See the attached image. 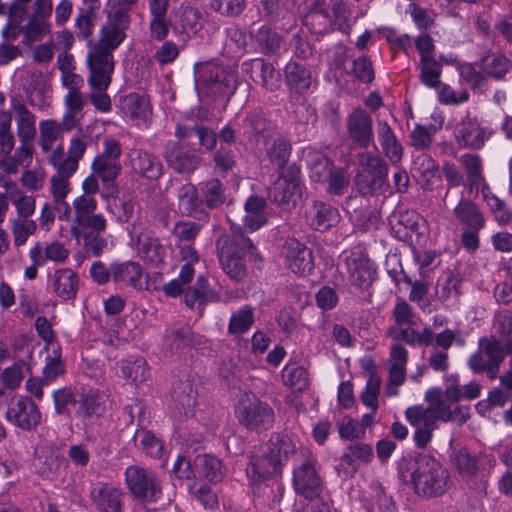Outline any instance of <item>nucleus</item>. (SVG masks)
<instances>
[{
  "mask_svg": "<svg viewBox=\"0 0 512 512\" xmlns=\"http://www.w3.org/2000/svg\"><path fill=\"white\" fill-rule=\"evenodd\" d=\"M51 27L50 21L30 17L28 23L23 26L26 43L40 41L51 32Z\"/></svg>",
  "mask_w": 512,
  "mask_h": 512,
  "instance_id": "obj_64",
  "label": "nucleus"
},
{
  "mask_svg": "<svg viewBox=\"0 0 512 512\" xmlns=\"http://www.w3.org/2000/svg\"><path fill=\"white\" fill-rule=\"evenodd\" d=\"M120 107L123 114L135 121L137 125L146 123L151 115L149 99L137 93L125 96L121 100Z\"/></svg>",
  "mask_w": 512,
  "mask_h": 512,
  "instance_id": "obj_37",
  "label": "nucleus"
},
{
  "mask_svg": "<svg viewBox=\"0 0 512 512\" xmlns=\"http://www.w3.org/2000/svg\"><path fill=\"white\" fill-rule=\"evenodd\" d=\"M15 137L12 132L0 133V170L8 175H15L19 172L20 167H29L32 163L33 158H29L26 161H19L18 159L15 164L11 166L7 163L8 158H15Z\"/></svg>",
  "mask_w": 512,
  "mask_h": 512,
  "instance_id": "obj_39",
  "label": "nucleus"
},
{
  "mask_svg": "<svg viewBox=\"0 0 512 512\" xmlns=\"http://www.w3.org/2000/svg\"><path fill=\"white\" fill-rule=\"evenodd\" d=\"M201 13L190 5L182 4L175 13L172 30L179 41L187 42L202 29Z\"/></svg>",
  "mask_w": 512,
  "mask_h": 512,
  "instance_id": "obj_22",
  "label": "nucleus"
},
{
  "mask_svg": "<svg viewBox=\"0 0 512 512\" xmlns=\"http://www.w3.org/2000/svg\"><path fill=\"white\" fill-rule=\"evenodd\" d=\"M89 496L98 512H124L125 494L112 484L100 481L92 483Z\"/></svg>",
  "mask_w": 512,
  "mask_h": 512,
  "instance_id": "obj_18",
  "label": "nucleus"
},
{
  "mask_svg": "<svg viewBox=\"0 0 512 512\" xmlns=\"http://www.w3.org/2000/svg\"><path fill=\"white\" fill-rule=\"evenodd\" d=\"M163 156L168 166L178 173H192L200 163L201 157L195 152L184 150L178 143L169 141L164 147Z\"/></svg>",
  "mask_w": 512,
  "mask_h": 512,
  "instance_id": "obj_24",
  "label": "nucleus"
},
{
  "mask_svg": "<svg viewBox=\"0 0 512 512\" xmlns=\"http://www.w3.org/2000/svg\"><path fill=\"white\" fill-rule=\"evenodd\" d=\"M494 335L502 347L505 345L506 350L512 353V314L508 311H502L495 315L494 318Z\"/></svg>",
  "mask_w": 512,
  "mask_h": 512,
  "instance_id": "obj_49",
  "label": "nucleus"
},
{
  "mask_svg": "<svg viewBox=\"0 0 512 512\" xmlns=\"http://www.w3.org/2000/svg\"><path fill=\"white\" fill-rule=\"evenodd\" d=\"M129 24L130 18L107 13L106 22L100 30V39L91 46L86 57L89 68L88 84L99 89L110 86L114 71L112 52L125 40V31Z\"/></svg>",
  "mask_w": 512,
  "mask_h": 512,
  "instance_id": "obj_1",
  "label": "nucleus"
},
{
  "mask_svg": "<svg viewBox=\"0 0 512 512\" xmlns=\"http://www.w3.org/2000/svg\"><path fill=\"white\" fill-rule=\"evenodd\" d=\"M346 268L351 285L359 289L369 288L376 278L374 263L361 251H351L346 257Z\"/></svg>",
  "mask_w": 512,
  "mask_h": 512,
  "instance_id": "obj_15",
  "label": "nucleus"
},
{
  "mask_svg": "<svg viewBox=\"0 0 512 512\" xmlns=\"http://www.w3.org/2000/svg\"><path fill=\"white\" fill-rule=\"evenodd\" d=\"M266 202L263 198L251 196L245 203L244 226L251 232L261 228L267 222L264 209Z\"/></svg>",
  "mask_w": 512,
  "mask_h": 512,
  "instance_id": "obj_42",
  "label": "nucleus"
},
{
  "mask_svg": "<svg viewBox=\"0 0 512 512\" xmlns=\"http://www.w3.org/2000/svg\"><path fill=\"white\" fill-rule=\"evenodd\" d=\"M442 67L434 58L420 61V78L422 83L429 88L440 85Z\"/></svg>",
  "mask_w": 512,
  "mask_h": 512,
  "instance_id": "obj_60",
  "label": "nucleus"
},
{
  "mask_svg": "<svg viewBox=\"0 0 512 512\" xmlns=\"http://www.w3.org/2000/svg\"><path fill=\"white\" fill-rule=\"evenodd\" d=\"M31 78L34 86L27 90L29 101L32 105L42 109L48 105L51 98L50 88L42 73H32Z\"/></svg>",
  "mask_w": 512,
  "mask_h": 512,
  "instance_id": "obj_50",
  "label": "nucleus"
},
{
  "mask_svg": "<svg viewBox=\"0 0 512 512\" xmlns=\"http://www.w3.org/2000/svg\"><path fill=\"white\" fill-rule=\"evenodd\" d=\"M39 145L43 152L52 149L54 143L62 137V126L56 120L46 119L39 123Z\"/></svg>",
  "mask_w": 512,
  "mask_h": 512,
  "instance_id": "obj_54",
  "label": "nucleus"
},
{
  "mask_svg": "<svg viewBox=\"0 0 512 512\" xmlns=\"http://www.w3.org/2000/svg\"><path fill=\"white\" fill-rule=\"evenodd\" d=\"M219 259L223 271L234 281H241L246 276L244 256L249 254L254 260L258 258L257 250L250 238L244 237L241 227L233 232L228 243L226 238L218 241Z\"/></svg>",
  "mask_w": 512,
  "mask_h": 512,
  "instance_id": "obj_3",
  "label": "nucleus"
},
{
  "mask_svg": "<svg viewBox=\"0 0 512 512\" xmlns=\"http://www.w3.org/2000/svg\"><path fill=\"white\" fill-rule=\"evenodd\" d=\"M92 170L97 174L103 183H112L121 171L119 161H110L103 158H94Z\"/></svg>",
  "mask_w": 512,
  "mask_h": 512,
  "instance_id": "obj_61",
  "label": "nucleus"
},
{
  "mask_svg": "<svg viewBox=\"0 0 512 512\" xmlns=\"http://www.w3.org/2000/svg\"><path fill=\"white\" fill-rule=\"evenodd\" d=\"M504 359V348L495 337L479 339L478 350L468 359V366L474 373L485 372L490 379H494Z\"/></svg>",
  "mask_w": 512,
  "mask_h": 512,
  "instance_id": "obj_11",
  "label": "nucleus"
},
{
  "mask_svg": "<svg viewBox=\"0 0 512 512\" xmlns=\"http://www.w3.org/2000/svg\"><path fill=\"white\" fill-rule=\"evenodd\" d=\"M453 215L467 229L481 230L485 226V217L478 205L463 197L453 209Z\"/></svg>",
  "mask_w": 512,
  "mask_h": 512,
  "instance_id": "obj_36",
  "label": "nucleus"
},
{
  "mask_svg": "<svg viewBox=\"0 0 512 512\" xmlns=\"http://www.w3.org/2000/svg\"><path fill=\"white\" fill-rule=\"evenodd\" d=\"M412 171L422 185L429 186L432 180L438 176L439 167L430 155L421 153L414 158Z\"/></svg>",
  "mask_w": 512,
  "mask_h": 512,
  "instance_id": "obj_47",
  "label": "nucleus"
},
{
  "mask_svg": "<svg viewBox=\"0 0 512 512\" xmlns=\"http://www.w3.org/2000/svg\"><path fill=\"white\" fill-rule=\"evenodd\" d=\"M287 84L298 93L306 91L311 85V73L303 65L297 62H289L285 66Z\"/></svg>",
  "mask_w": 512,
  "mask_h": 512,
  "instance_id": "obj_46",
  "label": "nucleus"
},
{
  "mask_svg": "<svg viewBox=\"0 0 512 512\" xmlns=\"http://www.w3.org/2000/svg\"><path fill=\"white\" fill-rule=\"evenodd\" d=\"M482 193L495 221L501 226L512 223V209L495 194L491 193L488 188L483 189Z\"/></svg>",
  "mask_w": 512,
  "mask_h": 512,
  "instance_id": "obj_51",
  "label": "nucleus"
},
{
  "mask_svg": "<svg viewBox=\"0 0 512 512\" xmlns=\"http://www.w3.org/2000/svg\"><path fill=\"white\" fill-rule=\"evenodd\" d=\"M401 478L424 498L442 495L450 486L449 471L429 454L411 451L398 464Z\"/></svg>",
  "mask_w": 512,
  "mask_h": 512,
  "instance_id": "obj_2",
  "label": "nucleus"
},
{
  "mask_svg": "<svg viewBox=\"0 0 512 512\" xmlns=\"http://www.w3.org/2000/svg\"><path fill=\"white\" fill-rule=\"evenodd\" d=\"M133 171L149 179H157L162 175V164L153 154L133 149L128 154Z\"/></svg>",
  "mask_w": 512,
  "mask_h": 512,
  "instance_id": "obj_34",
  "label": "nucleus"
},
{
  "mask_svg": "<svg viewBox=\"0 0 512 512\" xmlns=\"http://www.w3.org/2000/svg\"><path fill=\"white\" fill-rule=\"evenodd\" d=\"M70 251L66 245L59 241L36 242L29 249V259L32 263L45 266L48 262L64 263L69 257Z\"/></svg>",
  "mask_w": 512,
  "mask_h": 512,
  "instance_id": "obj_27",
  "label": "nucleus"
},
{
  "mask_svg": "<svg viewBox=\"0 0 512 512\" xmlns=\"http://www.w3.org/2000/svg\"><path fill=\"white\" fill-rule=\"evenodd\" d=\"M173 471L179 478L184 479L195 477L196 473L212 482H218L223 477L221 460L208 453L197 455L193 466L189 459L179 455L174 463Z\"/></svg>",
  "mask_w": 512,
  "mask_h": 512,
  "instance_id": "obj_12",
  "label": "nucleus"
},
{
  "mask_svg": "<svg viewBox=\"0 0 512 512\" xmlns=\"http://www.w3.org/2000/svg\"><path fill=\"white\" fill-rule=\"evenodd\" d=\"M201 200L204 207L215 209L226 201L225 187L218 179H210L199 184Z\"/></svg>",
  "mask_w": 512,
  "mask_h": 512,
  "instance_id": "obj_44",
  "label": "nucleus"
},
{
  "mask_svg": "<svg viewBox=\"0 0 512 512\" xmlns=\"http://www.w3.org/2000/svg\"><path fill=\"white\" fill-rule=\"evenodd\" d=\"M408 350L400 343H395L390 348L388 359L389 376L396 384H403L406 378V365Z\"/></svg>",
  "mask_w": 512,
  "mask_h": 512,
  "instance_id": "obj_43",
  "label": "nucleus"
},
{
  "mask_svg": "<svg viewBox=\"0 0 512 512\" xmlns=\"http://www.w3.org/2000/svg\"><path fill=\"white\" fill-rule=\"evenodd\" d=\"M112 280L119 285L142 291L146 286L143 267L136 261H114L111 263Z\"/></svg>",
  "mask_w": 512,
  "mask_h": 512,
  "instance_id": "obj_25",
  "label": "nucleus"
},
{
  "mask_svg": "<svg viewBox=\"0 0 512 512\" xmlns=\"http://www.w3.org/2000/svg\"><path fill=\"white\" fill-rule=\"evenodd\" d=\"M287 454L282 450H254L247 467V475L253 483H261L272 475L280 474Z\"/></svg>",
  "mask_w": 512,
  "mask_h": 512,
  "instance_id": "obj_13",
  "label": "nucleus"
},
{
  "mask_svg": "<svg viewBox=\"0 0 512 512\" xmlns=\"http://www.w3.org/2000/svg\"><path fill=\"white\" fill-rule=\"evenodd\" d=\"M116 374L126 382L140 385L150 376V369L143 357L122 359L116 363Z\"/></svg>",
  "mask_w": 512,
  "mask_h": 512,
  "instance_id": "obj_33",
  "label": "nucleus"
},
{
  "mask_svg": "<svg viewBox=\"0 0 512 512\" xmlns=\"http://www.w3.org/2000/svg\"><path fill=\"white\" fill-rule=\"evenodd\" d=\"M451 458L459 473L467 476L475 475L484 463L491 461L489 455L479 450H454Z\"/></svg>",
  "mask_w": 512,
  "mask_h": 512,
  "instance_id": "obj_35",
  "label": "nucleus"
},
{
  "mask_svg": "<svg viewBox=\"0 0 512 512\" xmlns=\"http://www.w3.org/2000/svg\"><path fill=\"white\" fill-rule=\"evenodd\" d=\"M282 380L293 390H302L307 385V371L296 363H288L282 369Z\"/></svg>",
  "mask_w": 512,
  "mask_h": 512,
  "instance_id": "obj_58",
  "label": "nucleus"
},
{
  "mask_svg": "<svg viewBox=\"0 0 512 512\" xmlns=\"http://www.w3.org/2000/svg\"><path fill=\"white\" fill-rule=\"evenodd\" d=\"M79 281L77 272L71 268H58L48 275V287L63 301L76 297Z\"/></svg>",
  "mask_w": 512,
  "mask_h": 512,
  "instance_id": "obj_26",
  "label": "nucleus"
},
{
  "mask_svg": "<svg viewBox=\"0 0 512 512\" xmlns=\"http://www.w3.org/2000/svg\"><path fill=\"white\" fill-rule=\"evenodd\" d=\"M125 484L131 497L142 504H152L162 498V481L157 474L132 465L125 470Z\"/></svg>",
  "mask_w": 512,
  "mask_h": 512,
  "instance_id": "obj_8",
  "label": "nucleus"
},
{
  "mask_svg": "<svg viewBox=\"0 0 512 512\" xmlns=\"http://www.w3.org/2000/svg\"><path fill=\"white\" fill-rule=\"evenodd\" d=\"M252 72L260 78V82L267 90L275 91L281 85V74L273 64L263 59H255L252 62Z\"/></svg>",
  "mask_w": 512,
  "mask_h": 512,
  "instance_id": "obj_45",
  "label": "nucleus"
},
{
  "mask_svg": "<svg viewBox=\"0 0 512 512\" xmlns=\"http://www.w3.org/2000/svg\"><path fill=\"white\" fill-rule=\"evenodd\" d=\"M414 327L390 328L389 335L395 340H402L413 347L433 345V331L430 327H424L422 331H417Z\"/></svg>",
  "mask_w": 512,
  "mask_h": 512,
  "instance_id": "obj_41",
  "label": "nucleus"
},
{
  "mask_svg": "<svg viewBox=\"0 0 512 512\" xmlns=\"http://www.w3.org/2000/svg\"><path fill=\"white\" fill-rule=\"evenodd\" d=\"M381 388V378L373 373L369 376L366 385L361 392L360 398L362 403L373 411H377L379 407L378 396Z\"/></svg>",
  "mask_w": 512,
  "mask_h": 512,
  "instance_id": "obj_62",
  "label": "nucleus"
},
{
  "mask_svg": "<svg viewBox=\"0 0 512 512\" xmlns=\"http://www.w3.org/2000/svg\"><path fill=\"white\" fill-rule=\"evenodd\" d=\"M195 86L206 95H232L237 88V72L215 62L194 65Z\"/></svg>",
  "mask_w": 512,
  "mask_h": 512,
  "instance_id": "obj_5",
  "label": "nucleus"
},
{
  "mask_svg": "<svg viewBox=\"0 0 512 512\" xmlns=\"http://www.w3.org/2000/svg\"><path fill=\"white\" fill-rule=\"evenodd\" d=\"M7 199L10 200L15 207L16 216L22 218H30L36 211V199L32 195L26 194L23 190L13 185L9 191Z\"/></svg>",
  "mask_w": 512,
  "mask_h": 512,
  "instance_id": "obj_48",
  "label": "nucleus"
},
{
  "mask_svg": "<svg viewBox=\"0 0 512 512\" xmlns=\"http://www.w3.org/2000/svg\"><path fill=\"white\" fill-rule=\"evenodd\" d=\"M49 190L55 203L65 205V212L59 216L60 220H64L70 214V206L65 201L71 191L70 180L52 175L49 181Z\"/></svg>",
  "mask_w": 512,
  "mask_h": 512,
  "instance_id": "obj_56",
  "label": "nucleus"
},
{
  "mask_svg": "<svg viewBox=\"0 0 512 512\" xmlns=\"http://www.w3.org/2000/svg\"><path fill=\"white\" fill-rule=\"evenodd\" d=\"M359 501L366 512H398L393 497L379 481H371L360 492Z\"/></svg>",
  "mask_w": 512,
  "mask_h": 512,
  "instance_id": "obj_20",
  "label": "nucleus"
},
{
  "mask_svg": "<svg viewBox=\"0 0 512 512\" xmlns=\"http://www.w3.org/2000/svg\"><path fill=\"white\" fill-rule=\"evenodd\" d=\"M310 178L314 182H325L333 167L332 162L321 153H311L307 157Z\"/></svg>",
  "mask_w": 512,
  "mask_h": 512,
  "instance_id": "obj_53",
  "label": "nucleus"
},
{
  "mask_svg": "<svg viewBox=\"0 0 512 512\" xmlns=\"http://www.w3.org/2000/svg\"><path fill=\"white\" fill-rule=\"evenodd\" d=\"M376 131L382 153L392 165H398L403 158V146L393 129L387 121L378 120Z\"/></svg>",
  "mask_w": 512,
  "mask_h": 512,
  "instance_id": "obj_31",
  "label": "nucleus"
},
{
  "mask_svg": "<svg viewBox=\"0 0 512 512\" xmlns=\"http://www.w3.org/2000/svg\"><path fill=\"white\" fill-rule=\"evenodd\" d=\"M172 398L175 402V414L185 418L193 415V409L197 402V391L191 379L186 378L175 384Z\"/></svg>",
  "mask_w": 512,
  "mask_h": 512,
  "instance_id": "obj_32",
  "label": "nucleus"
},
{
  "mask_svg": "<svg viewBox=\"0 0 512 512\" xmlns=\"http://www.w3.org/2000/svg\"><path fill=\"white\" fill-rule=\"evenodd\" d=\"M10 110L13 112V121L16 125V134L19 145L16 147L15 158H8L7 163L10 166L19 161H26L33 158L34 142L37 135V117L29 110L23 99L12 96L10 98Z\"/></svg>",
  "mask_w": 512,
  "mask_h": 512,
  "instance_id": "obj_4",
  "label": "nucleus"
},
{
  "mask_svg": "<svg viewBox=\"0 0 512 512\" xmlns=\"http://www.w3.org/2000/svg\"><path fill=\"white\" fill-rule=\"evenodd\" d=\"M288 268L299 275L310 274L314 268L312 252L303 243L295 238H288L283 245Z\"/></svg>",
  "mask_w": 512,
  "mask_h": 512,
  "instance_id": "obj_21",
  "label": "nucleus"
},
{
  "mask_svg": "<svg viewBox=\"0 0 512 512\" xmlns=\"http://www.w3.org/2000/svg\"><path fill=\"white\" fill-rule=\"evenodd\" d=\"M359 171L355 177V184L358 190L364 194H373L382 189L385 185L389 168L386 161L372 152H361L357 154Z\"/></svg>",
  "mask_w": 512,
  "mask_h": 512,
  "instance_id": "obj_9",
  "label": "nucleus"
},
{
  "mask_svg": "<svg viewBox=\"0 0 512 512\" xmlns=\"http://www.w3.org/2000/svg\"><path fill=\"white\" fill-rule=\"evenodd\" d=\"M129 235L131 248L146 266L162 268L166 264L169 245L160 239L155 231L135 222L129 230Z\"/></svg>",
  "mask_w": 512,
  "mask_h": 512,
  "instance_id": "obj_6",
  "label": "nucleus"
},
{
  "mask_svg": "<svg viewBox=\"0 0 512 512\" xmlns=\"http://www.w3.org/2000/svg\"><path fill=\"white\" fill-rule=\"evenodd\" d=\"M293 487L298 495L314 500L319 497L322 487L321 479L314 467V460L306 458L293 470Z\"/></svg>",
  "mask_w": 512,
  "mask_h": 512,
  "instance_id": "obj_16",
  "label": "nucleus"
},
{
  "mask_svg": "<svg viewBox=\"0 0 512 512\" xmlns=\"http://www.w3.org/2000/svg\"><path fill=\"white\" fill-rule=\"evenodd\" d=\"M373 458V450H349L344 453L335 465L337 474L346 479L352 477L360 463H368Z\"/></svg>",
  "mask_w": 512,
  "mask_h": 512,
  "instance_id": "obj_40",
  "label": "nucleus"
},
{
  "mask_svg": "<svg viewBox=\"0 0 512 512\" xmlns=\"http://www.w3.org/2000/svg\"><path fill=\"white\" fill-rule=\"evenodd\" d=\"M177 199L178 208L182 214L199 221L208 220V212L202 200L198 197L197 189L193 184L187 183L181 186L177 193Z\"/></svg>",
  "mask_w": 512,
  "mask_h": 512,
  "instance_id": "obj_30",
  "label": "nucleus"
},
{
  "mask_svg": "<svg viewBox=\"0 0 512 512\" xmlns=\"http://www.w3.org/2000/svg\"><path fill=\"white\" fill-rule=\"evenodd\" d=\"M510 59L501 53H492L481 59V68L489 76L503 77L511 68Z\"/></svg>",
  "mask_w": 512,
  "mask_h": 512,
  "instance_id": "obj_55",
  "label": "nucleus"
},
{
  "mask_svg": "<svg viewBox=\"0 0 512 512\" xmlns=\"http://www.w3.org/2000/svg\"><path fill=\"white\" fill-rule=\"evenodd\" d=\"M98 202L94 197L80 195L72 201L70 207V232L79 240L81 235L89 232H105L107 219L97 212Z\"/></svg>",
  "mask_w": 512,
  "mask_h": 512,
  "instance_id": "obj_7",
  "label": "nucleus"
},
{
  "mask_svg": "<svg viewBox=\"0 0 512 512\" xmlns=\"http://www.w3.org/2000/svg\"><path fill=\"white\" fill-rule=\"evenodd\" d=\"M40 412L36 404L28 397H21L12 403L6 412V419L13 425L30 430L40 423Z\"/></svg>",
  "mask_w": 512,
  "mask_h": 512,
  "instance_id": "obj_23",
  "label": "nucleus"
},
{
  "mask_svg": "<svg viewBox=\"0 0 512 512\" xmlns=\"http://www.w3.org/2000/svg\"><path fill=\"white\" fill-rule=\"evenodd\" d=\"M346 128L349 138L355 145L367 148L373 142V120L366 110L354 109L347 116Z\"/></svg>",
  "mask_w": 512,
  "mask_h": 512,
  "instance_id": "obj_19",
  "label": "nucleus"
},
{
  "mask_svg": "<svg viewBox=\"0 0 512 512\" xmlns=\"http://www.w3.org/2000/svg\"><path fill=\"white\" fill-rule=\"evenodd\" d=\"M193 133L198 136L200 145L206 149L212 150L215 147L217 141L216 134L206 127L195 126L194 128H186L178 125L176 128V135L181 138H188Z\"/></svg>",
  "mask_w": 512,
  "mask_h": 512,
  "instance_id": "obj_59",
  "label": "nucleus"
},
{
  "mask_svg": "<svg viewBox=\"0 0 512 512\" xmlns=\"http://www.w3.org/2000/svg\"><path fill=\"white\" fill-rule=\"evenodd\" d=\"M260 138L264 139L266 156L270 162L281 170L286 169L284 166L291 154L290 144L276 133L261 135Z\"/></svg>",
  "mask_w": 512,
  "mask_h": 512,
  "instance_id": "obj_38",
  "label": "nucleus"
},
{
  "mask_svg": "<svg viewBox=\"0 0 512 512\" xmlns=\"http://www.w3.org/2000/svg\"><path fill=\"white\" fill-rule=\"evenodd\" d=\"M492 132L482 126L476 118L470 116L469 112L457 123L454 136L460 147L480 149L490 138Z\"/></svg>",
  "mask_w": 512,
  "mask_h": 512,
  "instance_id": "obj_17",
  "label": "nucleus"
},
{
  "mask_svg": "<svg viewBox=\"0 0 512 512\" xmlns=\"http://www.w3.org/2000/svg\"><path fill=\"white\" fill-rule=\"evenodd\" d=\"M9 222L11 224V233L16 247L24 245L28 238L37 230L36 221L30 218L11 217Z\"/></svg>",
  "mask_w": 512,
  "mask_h": 512,
  "instance_id": "obj_52",
  "label": "nucleus"
},
{
  "mask_svg": "<svg viewBox=\"0 0 512 512\" xmlns=\"http://www.w3.org/2000/svg\"><path fill=\"white\" fill-rule=\"evenodd\" d=\"M235 416L243 426L250 430H266L274 422L272 409L251 392L241 395L235 406Z\"/></svg>",
  "mask_w": 512,
  "mask_h": 512,
  "instance_id": "obj_10",
  "label": "nucleus"
},
{
  "mask_svg": "<svg viewBox=\"0 0 512 512\" xmlns=\"http://www.w3.org/2000/svg\"><path fill=\"white\" fill-rule=\"evenodd\" d=\"M306 220L310 227L324 232L340 221V213L337 208L329 203L316 201L306 210Z\"/></svg>",
  "mask_w": 512,
  "mask_h": 512,
  "instance_id": "obj_29",
  "label": "nucleus"
},
{
  "mask_svg": "<svg viewBox=\"0 0 512 512\" xmlns=\"http://www.w3.org/2000/svg\"><path fill=\"white\" fill-rule=\"evenodd\" d=\"M253 322V309L250 306H244L232 314L228 329L232 334H243L250 329Z\"/></svg>",
  "mask_w": 512,
  "mask_h": 512,
  "instance_id": "obj_63",
  "label": "nucleus"
},
{
  "mask_svg": "<svg viewBox=\"0 0 512 512\" xmlns=\"http://www.w3.org/2000/svg\"><path fill=\"white\" fill-rule=\"evenodd\" d=\"M406 419L416 428L414 441L418 447L426 446L432 437V426L434 416L432 411L423 409L420 406L409 407L406 412Z\"/></svg>",
  "mask_w": 512,
  "mask_h": 512,
  "instance_id": "obj_28",
  "label": "nucleus"
},
{
  "mask_svg": "<svg viewBox=\"0 0 512 512\" xmlns=\"http://www.w3.org/2000/svg\"><path fill=\"white\" fill-rule=\"evenodd\" d=\"M302 190L300 170L295 166H289L280 170L279 177L270 190V197L280 205L294 204L301 197Z\"/></svg>",
  "mask_w": 512,
  "mask_h": 512,
  "instance_id": "obj_14",
  "label": "nucleus"
},
{
  "mask_svg": "<svg viewBox=\"0 0 512 512\" xmlns=\"http://www.w3.org/2000/svg\"><path fill=\"white\" fill-rule=\"evenodd\" d=\"M63 156V147H57L52 152L49 162L56 169V173L54 175L70 180L78 169V163L74 160L68 159L67 157L64 159Z\"/></svg>",
  "mask_w": 512,
  "mask_h": 512,
  "instance_id": "obj_57",
  "label": "nucleus"
}]
</instances>
